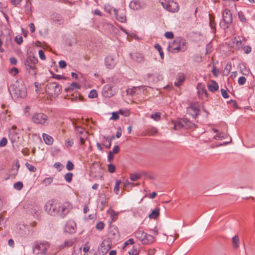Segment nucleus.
Segmentation results:
<instances>
[{"label": "nucleus", "mask_w": 255, "mask_h": 255, "mask_svg": "<svg viewBox=\"0 0 255 255\" xmlns=\"http://www.w3.org/2000/svg\"><path fill=\"white\" fill-rule=\"evenodd\" d=\"M186 40L181 37L176 38L168 46L170 52L175 53L185 51L187 48Z\"/></svg>", "instance_id": "f257e3e1"}, {"label": "nucleus", "mask_w": 255, "mask_h": 255, "mask_svg": "<svg viewBox=\"0 0 255 255\" xmlns=\"http://www.w3.org/2000/svg\"><path fill=\"white\" fill-rule=\"evenodd\" d=\"M10 94L16 98H24L27 95L26 88L23 82L16 83L10 86L9 89Z\"/></svg>", "instance_id": "f03ea898"}, {"label": "nucleus", "mask_w": 255, "mask_h": 255, "mask_svg": "<svg viewBox=\"0 0 255 255\" xmlns=\"http://www.w3.org/2000/svg\"><path fill=\"white\" fill-rule=\"evenodd\" d=\"M38 59L34 56H29L24 61V64L26 72L31 76H35L38 72L36 65Z\"/></svg>", "instance_id": "7ed1b4c3"}, {"label": "nucleus", "mask_w": 255, "mask_h": 255, "mask_svg": "<svg viewBox=\"0 0 255 255\" xmlns=\"http://www.w3.org/2000/svg\"><path fill=\"white\" fill-rule=\"evenodd\" d=\"M50 244L46 241L35 242L32 247L33 254L36 255H46Z\"/></svg>", "instance_id": "20e7f679"}, {"label": "nucleus", "mask_w": 255, "mask_h": 255, "mask_svg": "<svg viewBox=\"0 0 255 255\" xmlns=\"http://www.w3.org/2000/svg\"><path fill=\"white\" fill-rule=\"evenodd\" d=\"M62 91L61 86L57 83H49L45 87V92L50 97H57Z\"/></svg>", "instance_id": "39448f33"}, {"label": "nucleus", "mask_w": 255, "mask_h": 255, "mask_svg": "<svg viewBox=\"0 0 255 255\" xmlns=\"http://www.w3.org/2000/svg\"><path fill=\"white\" fill-rule=\"evenodd\" d=\"M134 235L135 237L139 240L143 245H148L154 241L153 236L146 234L139 229L134 233Z\"/></svg>", "instance_id": "423d86ee"}, {"label": "nucleus", "mask_w": 255, "mask_h": 255, "mask_svg": "<svg viewBox=\"0 0 255 255\" xmlns=\"http://www.w3.org/2000/svg\"><path fill=\"white\" fill-rule=\"evenodd\" d=\"M60 203L54 201H49L45 205V211L50 215H59Z\"/></svg>", "instance_id": "0eeeda50"}, {"label": "nucleus", "mask_w": 255, "mask_h": 255, "mask_svg": "<svg viewBox=\"0 0 255 255\" xmlns=\"http://www.w3.org/2000/svg\"><path fill=\"white\" fill-rule=\"evenodd\" d=\"M160 2L165 9L170 12H175L179 10L178 3L173 0H160Z\"/></svg>", "instance_id": "6e6552de"}, {"label": "nucleus", "mask_w": 255, "mask_h": 255, "mask_svg": "<svg viewBox=\"0 0 255 255\" xmlns=\"http://www.w3.org/2000/svg\"><path fill=\"white\" fill-rule=\"evenodd\" d=\"M223 20L220 23L221 27L226 29L229 27V25L232 22L233 17L232 14L230 9H225L223 13Z\"/></svg>", "instance_id": "1a4fd4ad"}, {"label": "nucleus", "mask_w": 255, "mask_h": 255, "mask_svg": "<svg viewBox=\"0 0 255 255\" xmlns=\"http://www.w3.org/2000/svg\"><path fill=\"white\" fill-rule=\"evenodd\" d=\"M72 207V205L69 202H65L62 204H60L59 215L62 217H64L70 212Z\"/></svg>", "instance_id": "9d476101"}, {"label": "nucleus", "mask_w": 255, "mask_h": 255, "mask_svg": "<svg viewBox=\"0 0 255 255\" xmlns=\"http://www.w3.org/2000/svg\"><path fill=\"white\" fill-rule=\"evenodd\" d=\"M47 120V116L43 113H35L32 117V121L36 124H44Z\"/></svg>", "instance_id": "9b49d317"}, {"label": "nucleus", "mask_w": 255, "mask_h": 255, "mask_svg": "<svg viewBox=\"0 0 255 255\" xmlns=\"http://www.w3.org/2000/svg\"><path fill=\"white\" fill-rule=\"evenodd\" d=\"M199 112V105L198 103H193L187 108V113L188 114L191 115L193 118L198 115Z\"/></svg>", "instance_id": "f8f14e48"}, {"label": "nucleus", "mask_w": 255, "mask_h": 255, "mask_svg": "<svg viewBox=\"0 0 255 255\" xmlns=\"http://www.w3.org/2000/svg\"><path fill=\"white\" fill-rule=\"evenodd\" d=\"M76 224L72 220L67 221L64 227V232L69 234H74L76 231Z\"/></svg>", "instance_id": "ddd939ff"}, {"label": "nucleus", "mask_w": 255, "mask_h": 255, "mask_svg": "<svg viewBox=\"0 0 255 255\" xmlns=\"http://www.w3.org/2000/svg\"><path fill=\"white\" fill-rule=\"evenodd\" d=\"M75 131L77 137L79 139L81 144H83L87 136V132L84 128L80 126L75 127Z\"/></svg>", "instance_id": "4468645a"}, {"label": "nucleus", "mask_w": 255, "mask_h": 255, "mask_svg": "<svg viewBox=\"0 0 255 255\" xmlns=\"http://www.w3.org/2000/svg\"><path fill=\"white\" fill-rule=\"evenodd\" d=\"M111 247L108 240H104L98 250L97 255H105L110 250Z\"/></svg>", "instance_id": "2eb2a0df"}, {"label": "nucleus", "mask_w": 255, "mask_h": 255, "mask_svg": "<svg viewBox=\"0 0 255 255\" xmlns=\"http://www.w3.org/2000/svg\"><path fill=\"white\" fill-rule=\"evenodd\" d=\"M29 211L30 213L35 218L39 219L40 218L42 213V209L39 205L37 204L32 205Z\"/></svg>", "instance_id": "dca6fc26"}, {"label": "nucleus", "mask_w": 255, "mask_h": 255, "mask_svg": "<svg viewBox=\"0 0 255 255\" xmlns=\"http://www.w3.org/2000/svg\"><path fill=\"white\" fill-rule=\"evenodd\" d=\"M117 63L116 57L112 56H107L105 58V65L108 69H113Z\"/></svg>", "instance_id": "f3484780"}, {"label": "nucleus", "mask_w": 255, "mask_h": 255, "mask_svg": "<svg viewBox=\"0 0 255 255\" xmlns=\"http://www.w3.org/2000/svg\"><path fill=\"white\" fill-rule=\"evenodd\" d=\"M114 12L115 17L118 21L121 22H125L127 21L125 12L124 10L114 9Z\"/></svg>", "instance_id": "a211bd4d"}, {"label": "nucleus", "mask_w": 255, "mask_h": 255, "mask_svg": "<svg viewBox=\"0 0 255 255\" xmlns=\"http://www.w3.org/2000/svg\"><path fill=\"white\" fill-rule=\"evenodd\" d=\"M198 94L199 98L204 99L208 97V93L206 89L201 84H198L197 86Z\"/></svg>", "instance_id": "6ab92c4d"}, {"label": "nucleus", "mask_w": 255, "mask_h": 255, "mask_svg": "<svg viewBox=\"0 0 255 255\" xmlns=\"http://www.w3.org/2000/svg\"><path fill=\"white\" fill-rule=\"evenodd\" d=\"M102 94L105 97H111L114 95V92L112 90V87L111 85H105L102 91Z\"/></svg>", "instance_id": "aec40b11"}, {"label": "nucleus", "mask_w": 255, "mask_h": 255, "mask_svg": "<svg viewBox=\"0 0 255 255\" xmlns=\"http://www.w3.org/2000/svg\"><path fill=\"white\" fill-rule=\"evenodd\" d=\"M131 58L137 62H142L144 61V56L142 54L135 52L130 54Z\"/></svg>", "instance_id": "412c9836"}, {"label": "nucleus", "mask_w": 255, "mask_h": 255, "mask_svg": "<svg viewBox=\"0 0 255 255\" xmlns=\"http://www.w3.org/2000/svg\"><path fill=\"white\" fill-rule=\"evenodd\" d=\"M184 121L183 119L172 121V123L174 125L175 129L177 130L183 128Z\"/></svg>", "instance_id": "4be33fe9"}, {"label": "nucleus", "mask_w": 255, "mask_h": 255, "mask_svg": "<svg viewBox=\"0 0 255 255\" xmlns=\"http://www.w3.org/2000/svg\"><path fill=\"white\" fill-rule=\"evenodd\" d=\"M185 80V75L180 73L178 74L176 81L175 82L174 85L177 87H179Z\"/></svg>", "instance_id": "5701e85b"}, {"label": "nucleus", "mask_w": 255, "mask_h": 255, "mask_svg": "<svg viewBox=\"0 0 255 255\" xmlns=\"http://www.w3.org/2000/svg\"><path fill=\"white\" fill-rule=\"evenodd\" d=\"M208 88L210 91L214 92L218 90L219 86L215 81L212 80L211 84L208 85Z\"/></svg>", "instance_id": "b1692460"}, {"label": "nucleus", "mask_w": 255, "mask_h": 255, "mask_svg": "<svg viewBox=\"0 0 255 255\" xmlns=\"http://www.w3.org/2000/svg\"><path fill=\"white\" fill-rule=\"evenodd\" d=\"M42 137L43 138V140L45 142V143L47 145H51L52 144L53 142V139L52 137H51L50 135L46 134V133H43Z\"/></svg>", "instance_id": "393cba45"}, {"label": "nucleus", "mask_w": 255, "mask_h": 255, "mask_svg": "<svg viewBox=\"0 0 255 255\" xmlns=\"http://www.w3.org/2000/svg\"><path fill=\"white\" fill-rule=\"evenodd\" d=\"M80 88L79 84L76 82L72 83L66 89L67 92H71L75 90H78Z\"/></svg>", "instance_id": "a878e982"}, {"label": "nucleus", "mask_w": 255, "mask_h": 255, "mask_svg": "<svg viewBox=\"0 0 255 255\" xmlns=\"http://www.w3.org/2000/svg\"><path fill=\"white\" fill-rule=\"evenodd\" d=\"M51 19L56 23L61 24L63 22L61 16L58 14H52L51 15Z\"/></svg>", "instance_id": "bb28decb"}, {"label": "nucleus", "mask_w": 255, "mask_h": 255, "mask_svg": "<svg viewBox=\"0 0 255 255\" xmlns=\"http://www.w3.org/2000/svg\"><path fill=\"white\" fill-rule=\"evenodd\" d=\"M160 209L157 207L154 209L148 215L150 219H156L159 215Z\"/></svg>", "instance_id": "cd10ccee"}, {"label": "nucleus", "mask_w": 255, "mask_h": 255, "mask_svg": "<svg viewBox=\"0 0 255 255\" xmlns=\"http://www.w3.org/2000/svg\"><path fill=\"white\" fill-rule=\"evenodd\" d=\"M143 87H133L131 89H128L127 90V93L129 95H133L135 94H138V91L140 90L141 89H143Z\"/></svg>", "instance_id": "c85d7f7f"}, {"label": "nucleus", "mask_w": 255, "mask_h": 255, "mask_svg": "<svg viewBox=\"0 0 255 255\" xmlns=\"http://www.w3.org/2000/svg\"><path fill=\"white\" fill-rule=\"evenodd\" d=\"M129 6L133 10H137L140 7L139 2L136 0L131 1L129 3Z\"/></svg>", "instance_id": "c756f323"}, {"label": "nucleus", "mask_w": 255, "mask_h": 255, "mask_svg": "<svg viewBox=\"0 0 255 255\" xmlns=\"http://www.w3.org/2000/svg\"><path fill=\"white\" fill-rule=\"evenodd\" d=\"M108 214L110 216L112 221L115 222L118 219V214L116 213L113 209H109L107 211Z\"/></svg>", "instance_id": "7c9ffc66"}, {"label": "nucleus", "mask_w": 255, "mask_h": 255, "mask_svg": "<svg viewBox=\"0 0 255 255\" xmlns=\"http://www.w3.org/2000/svg\"><path fill=\"white\" fill-rule=\"evenodd\" d=\"M183 120L184 122L183 124V128H192L195 126L194 124L191 123L187 119H183Z\"/></svg>", "instance_id": "2f4dec72"}, {"label": "nucleus", "mask_w": 255, "mask_h": 255, "mask_svg": "<svg viewBox=\"0 0 255 255\" xmlns=\"http://www.w3.org/2000/svg\"><path fill=\"white\" fill-rule=\"evenodd\" d=\"M53 181V177H47V178H45V179H44L42 180V183L45 186H47L50 185L52 183Z\"/></svg>", "instance_id": "473e14b6"}, {"label": "nucleus", "mask_w": 255, "mask_h": 255, "mask_svg": "<svg viewBox=\"0 0 255 255\" xmlns=\"http://www.w3.org/2000/svg\"><path fill=\"white\" fill-rule=\"evenodd\" d=\"M209 20L210 27L213 30V32L214 33L216 29V23L214 20V18L209 15Z\"/></svg>", "instance_id": "72a5a7b5"}, {"label": "nucleus", "mask_w": 255, "mask_h": 255, "mask_svg": "<svg viewBox=\"0 0 255 255\" xmlns=\"http://www.w3.org/2000/svg\"><path fill=\"white\" fill-rule=\"evenodd\" d=\"M74 241L72 240H66L65 241L63 244L60 247L61 248H64L65 247H71L72 246V245L74 243Z\"/></svg>", "instance_id": "f704fd0d"}, {"label": "nucleus", "mask_w": 255, "mask_h": 255, "mask_svg": "<svg viewBox=\"0 0 255 255\" xmlns=\"http://www.w3.org/2000/svg\"><path fill=\"white\" fill-rule=\"evenodd\" d=\"M140 175L139 173H131L130 174V179L132 181H137L140 178Z\"/></svg>", "instance_id": "c9c22d12"}, {"label": "nucleus", "mask_w": 255, "mask_h": 255, "mask_svg": "<svg viewBox=\"0 0 255 255\" xmlns=\"http://www.w3.org/2000/svg\"><path fill=\"white\" fill-rule=\"evenodd\" d=\"M232 242L235 248H237L239 245V239L238 236H234L232 239Z\"/></svg>", "instance_id": "e433bc0d"}, {"label": "nucleus", "mask_w": 255, "mask_h": 255, "mask_svg": "<svg viewBox=\"0 0 255 255\" xmlns=\"http://www.w3.org/2000/svg\"><path fill=\"white\" fill-rule=\"evenodd\" d=\"M121 183V180H117L116 181L115 185V187H114V192L116 193V194H118Z\"/></svg>", "instance_id": "4c0bfd02"}, {"label": "nucleus", "mask_w": 255, "mask_h": 255, "mask_svg": "<svg viewBox=\"0 0 255 255\" xmlns=\"http://www.w3.org/2000/svg\"><path fill=\"white\" fill-rule=\"evenodd\" d=\"M72 177L73 174L71 172H68L66 173L64 176V179L68 183H70L71 182Z\"/></svg>", "instance_id": "58836bf2"}, {"label": "nucleus", "mask_w": 255, "mask_h": 255, "mask_svg": "<svg viewBox=\"0 0 255 255\" xmlns=\"http://www.w3.org/2000/svg\"><path fill=\"white\" fill-rule=\"evenodd\" d=\"M23 184L21 181H18L13 185V187L17 190H20L23 188Z\"/></svg>", "instance_id": "ea45409f"}, {"label": "nucleus", "mask_w": 255, "mask_h": 255, "mask_svg": "<svg viewBox=\"0 0 255 255\" xmlns=\"http://www.w3.org/2000/svg\"><path fill=\"white\" fill-rule=\"evenodd\" d=\"M25 166L26 168L31 172H34L36 171V168L34 166L27 162L25 163Z\"/></svg>", "instance_id": "a19ab883"}, {"label": "nucleus", "mask_w": 255, "mask_h": 255, "mask_svg": "<svg viewBox=\"0 0 255 255\" xmlns=\"http://www.w3.org/2000/svg\"><path fill=\"white\" fill-rule=\"evenodd\" d=\"M150 117L156 121H158L161 119V116L159 113H156L155 114H152L150 116Z\"/></svg>", "instance_id": "79ce46f5"}, {"label": "nucleus", "mask_w": 255, "mask_h": 255, "mask_svg": "<svg viewBox=\"0 0 255 255\" xmlns=\"http://www.w3.org/2000/svg\"><path fill=\"white\" fill-rule=\"evenodd\" d=\"M99 200L101 201V204L103 206L106 205V197L105 194H102L99 197Z\"/></svg>", "instance_id": "37998d69"}, {"label": "nucleus", "mask_w": 255, "mask_h": 255, "mask_svg": "<svg viewBox=\"0 0 255 255\" xmlns=\"http://www.w3.org/2000/svg\"><path fill=\"white\" fill-rule=\"evenodd\" d=\"M119 113L125 117H128L130 115V111L128 109H125V110H119Z\"/></svg>", "instance_id": "c03bdc74"}, {"label": "nucleus", "mask_w": 255, "mask_h": 255, "mask_svg": "<svg viewBox=\"0 0 255 255\" xmlns=\"http://www.w3.org/2000/svg\"><path fill=\"white\" fill-rule=\"evenodd\" d=\"M227 136V134L224 133H217L214 137L216 139H222L223 138H226Z\"/></svg>", "instance_id": "a18cd8bd"}, {"label": "nucleus", "mask_w": 255, "mask_h": 255, "mask_svg": "<svg viewBox=\"0 0 255 255\" xmlns=\"http://www.w3.org/2000/svg\"><path fill=\"white\" fill-rule=\"evenodd\" d=\"M155 75H156V76H157V81H160V80H162L163 79V76L161 74H157V73H155V74H147V77L148 78H150L152 76H155Z\"/></svg>", "instance_id": "49530a36"}, {"label": "nucleus", "mask_w": 255, "mask_h": 255, "mask_svg": "<svg viewBox=\"0 0 255 255\" xmlns=\"http://www.w3.org/2000/svg\"><path fill=\"white\" fill-rule=\"evenodd\" d=\"M114 8L110 4H107L105 5V10L106 12L111 13L112 11H114Z\"/></svg>", "instance_id": "de8ad7c7"}, {"label": "nucleus", "mask_w": 255, "mask_h": 255, "mask_svg": "<svg viewBox=\"0 0 255 255\" xmlns=\"http://www.w3.org/2000/svg\"><path fill=\"white\" fill-rule=\"evenodd\" d=\"M238 16L240 19V20L242 22H246V18L245 16L244 15V13L242 11H240L238 12Z\"/></svg>", "instance_id": "09e8293b"}, {"label": "nucleus", "mask_w": 255, "mask_h": 255, "mask_svg": "<svg viewBox=\"0 0 255 255\" xmlns=\"http://www.w3.org/2000/svg\"><path fill=\"white\" fill-rule=\"evenodd\" d=\"M74 165L73 163L70 160L68 161L66 165V168L68 170L70 171L74 169Z\"/></svg>", "instance_id": "8fccbe9b"}, {"label": "nucleus", "mask_w": 255, "mask_h": 255, "mask_svg": "<svg viewBox=\"0 0 255 255\" xmlns=\"http://www.w3.org/2000/svg\"><path fill=\"white\" fill-rule=\"evenodd\" d=\"M119 112H113L112 113V116L111 117L110 119L114 121L118 120L119 119Z\"/></svg>", "instance_id": "3c124183"}, {"label": "nucleus", "mask_w": 255, "mask_h": 255, "mask_svg": "<svg viewBox=\"0 0 255 255\" xmlns=\"http://www.w3.org/2000/svg\"><path fill=\"white\" fill-rule=\"evenodd\" d=\"M134 242L133 240L132 239H129L125 243L123 249H125L128 245H133V244H134Z\"/></svg>", "instance_id": "603ef678"}, {"label": "nucleus", "mask_w": 255, "mask_h": 255, "mask_svg": "<svg viewBox=\"0 0 255 255\" xmlns=\"http://www.w3.org/2000/svg\"><path fill=\"white\" fill-rule=\"evenodd\" d=\"M128 254L130 255H138L139 252L138 250L135 248V247H133L132 249L128 252Z\"/></svg>", "instance_id": "864d4df0"}, {"label": "nucleus", "mask_w": 255, "mask_h": 255, "mask_svg": "<svg viewBox=\"0 0 255 255\" xmlns=\"http://www.w3.org/2000/svg\"><path fill=\"white\" fill-rule=\"evenodd\" d=\"M9 73L13 76H15L18 73V69L16 67H12L9 70Z\"/></svg>", "instance_id": "5fc2aeb1"}, {"label": "nucleus", "mask_w": 255, "mask_h": 255, "mask_svg": "<svg viewBox=\"0 0 255 255\" xmlns=\"http://www.w3.org/2000/svg\"><path fill=\"white\" fill-rule=\"evenodd\" d=\"M246 81H247L246 78L244 76H242L239 78L238 83L240 85H243L244 84H245V83L246 82Z\"/></svg>", "instance_id": "6e6d98bb"}, {"label": "nucleus", "mask_w": 255, "mask_h": 255, "mask_svg": "<svg viewBox=\"0 0 255 255\" xmlns=\"http://www.w3.org/2000/svg\"><path fill=\"white\" fill-rule=\"evenodd\" d=\"M116 167L113 164H109L108 165V171L110 173H114L115 172Z\"/></svg>", "instance_id": "4d7b16f0"}, {"label": "nucleus", "mask_w": 255, "mask_h": 255, "mask_svg": "<svg viewBox=\"0 0 255 255\" xmlns=\"http://www.w3.org/2000/svg\"><path fill=\"white\" fill-rule=\"evenodd\" d=\"M54 166L59 171H61L63 168V165L60 162H56L54 164Z\"/></svg>", "instance_id": "13d9d810"}, {"label": "nucleus", "mask_w": 255, "mask_h": 255, "mask_svg": "<svg viewBox=\"0 0 255 255\" xmlns=\"http://www.w3.org/2000/svg\"><path fill=\"white\" fill-rule=\"evenodd\" d=\"M7 140L5 137H3L0 140V147H3L6 145Z\"/></svg>", "instance_id": "bf43d9fd"}, {"label": "nucleus", "mask_w": 255, "mask_h": 255, "mask_svg": "<svg viewBox=\"0 0 255 255\" xmlns=\"http://www.w3.org/2000/svg\"><path fill=\"white\" fill-rule=\"evenodd\" d=\"M105 224L102 222H99L97 223V229L102 230L104 229Z\"/></svg>", "instance_id": "052dcab7"}, {"label": "nucleus", "mask_w": 255, "mask_h": 255, "mask_svg": "<svg viewBox=\"0 0 255 255\" xmlns=\"http://www.w3.org/2000/svg\"><path fill=\"white\" fill-rule=\"evenodd\" d=\"M164 36L167 38L171 39L173 38L174 34L172 32L168 31L165 33Z\"/></svg>", "instance_id": "680f3d73"}, {"label": "nucleus", "mask_w": 255, "mask_h": 255, "mask_svg": "<svg viewBox=\"0 0 255 255\" xmlns=\"http://www.w3.org/2000/svg\"><path fill=\"white\" fill-rule=\"evenodd\" d=\"M212 52V46L209 43L206 45V54H209Z\"/></svg>", "instance_id": "e2e57ef3"}, {"label": "nucleus", "mask_w": 255, "mask_h": 255, "mask_svg": "<svg viewBox=\"0 0 255 255\" xmlns=\"http://www.w3.org/2000/svg\"><path fill=\"white\" fill-rule=\"evenodd\" d=\"M19 167V164L18 163V161H16L14 163V165H13L12 169V170L15 169L16 173H17V172H18Z\"/></svg>", "instance_id": "0e129e2a"}, {"label": "nucleus", "mask_w": 255, "mask_h": 255, "mask_svg": "<svg viewBox=\"0 0 255 255\" xmlns=\"http://www.w3.org/2000/svg\"><path fill=\"white\" fill-rule=\"evenodd\" d=\"M89 98H94L96 97V90L93 89L91 91L88 95Z\"/></svg>", "instance_id": "69168bd1"}, {"label": "nucleus", "mask_w": 255, "mask_h": 255, "mask_svg": "<svg viewBox=\"0 0 255 255\" xmlns=\"http://www.w3.org/2000/svg\"><path fill=\"white\" fill-rule=\"evenodd\" d=\"M38 53H39V58L41 60H45L46 59V57H45V54H44V52L42 50H39Z\"/></svg>", "instance_id": "338daca9"}, {"label": "nucleus", "mask_w": 255, "mask_h": 255, "mask_svg": "<svg viewBox=\"0 0 255 255\" xmlns=\"http://www.w3.org/2000/svg\"><path fill=\"white\" fill-rule=\"evenodd\" d=\"M66 62L64 60H61L59 62V66L60 68H64L66 67Z\"/></svg>", "instance_id": "774afa93"}]
</instances>
